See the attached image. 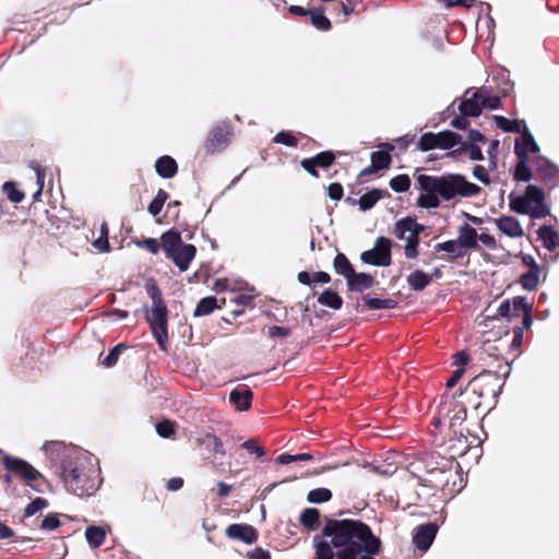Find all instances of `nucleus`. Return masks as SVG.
Listing matches in <instances>:
<instances>
[{
  "label": "nucleus",
  "instance_id": "5fc2aeb1",
  "mask_svg": "<svg viewBox=\"0 0 559 559\" xmlns=\"http://www.w3.org/2000/svg\"><path fill=\"white\" fill-rule=\"evenodd\" d=\"M49 504L46 498L33 499L25 508V516H33L39 510L47 508Z\"/></svg>",
  "mask_w": 559,
  "mask_h": 559
},
{
  "label": "nucleus",
  "instance_id": "c85d7f7f",
  "mask_svg": "<svg viewBox=\"0 0 559 559\" xmlns=\"http://www.w3.org/2000/svg\"><path fill=\"white\" fill-rule=\"evenodd\" d=\"M225 298L221 299L218 302V299L215 296H206L200 299L198 302L195 309H194V317H205L211 314L215 309H222L225 305Z\"/></svg>",
  "mask_w": 559,
  "mask_h": 559
},
{
  "label": "nucleus",
  "instance_id": "6e6d98bb",
  "mask_svg": "<svg viewBox=\"0 0 559 559\" xmlns=\"http://www.w3.org/2000/svg\"><path fill=\"white\" fill-rule=\"evenodd\" d=\"M241 447L246 449L248 453L254 454L257 457H262L265 454V449L259 445L257 439H248L242 442Z\"/></svg>",
  "mask_w": 559,
  "mask_h": 559
},
{
  "label": "nucleus",
  "instance_id": "a878e982",
  "mask_svg": "<svg viewBox=\"0 0 559 559\" xmlns=\"http://www.w3.org/2000/svg\"><path fill=\"white\" fill-rule=\"evenodd\" d=\"M499 230L508 237H523L524 230L521 223L513 216L503 215L495 219Z\"/></svg>",
  "mask_w": 559,
  "mask_h": 559
},
{
  "label": "nucleus",
  "instance_id": "ddd939ff",
  "mask_svg": "<svg viewBox=\"0 0 559 559\" xmlns=\"http://www.w3.org/2000/svg\"><path fill=\"white\" fill-rule=\"evenodd\" d=\"M197 447L202 449L205 460L213 462L216 455L224 456L226 454L224 442L212 433H205L194 439Z\"/></svg>",
  "mask_w": 559,
  "mask_h": 559
},
{
  "label": "nucleus",
  "instance_id": "3c124183",
  "mask_svg": "<svg viewBox=\"0 0 559 559\" xmlns=\"http://www.w3.org/2000/svg\"><path fill=\"white\" fill-rule=\"evenodd\" d=\"M390 187L395 192H406L411 187V178L407 175H399L390 179Z\"/></svg>",
  "mask_w": 559,
  "mask_h": 559
},
{
  "label": "nucleus",
  "instance_id": "5701e85b",
  "mask_svg": "<svg viewBox=\"0 0 559 559\" xmlns=\"http://www.w3.org/2000/svg\"><path fill=\"white\" fill-rule=\"evenodd\" d=\"M457 109L462 115L467 116L468 118H476L480 116L481 105L477 91L472 92V90H467L464 98L461 99V104H459Z\"/></svg>",
  "mask_w": 559,
  "mask_h": 559
},
{
  "label": "nucleus",
  "instance_id": "1a4fd4ad",
  "mask_svg": "<svg viewBox=\"0 0 559 559\" xmlns=\"http://www.w3.org/2000/svg\"><path fill=\"white\" fill-rule=\"evenodd\" d=\"M1 464L5 471L23 479L28 486H33V481L43 478V475L26 461L12 456L0 450Z\"/></svg>",
  "mask_w": 559,
  "mask_h": 559
},
{
  "label": "nucleus",
  "instance_id": "6e6552de",
  "mask_svg": "<svg viewBox=\"0 0 559 559\" xmlns=\"http://www.w3.org/2000/svg\"><path fill=\"white\" fill-rule=\"evenodd\" d=\"M462 143V135L451 130H444L439 133L431 131L420 135L417 147L420 152H430L433 150H451Z\"/></svg>",
  "mask_w": 559,
  "mask_h": 559
},
{
  "label": "nucleus",
  "instance_id": "58836bf2",
  "mask_svg": "<svg viewBox=\"0 0 559 559\" xmlns=\"http://www.w3.org/2000/svg\"><path fill=\"white\" fill-rule=\"evenodd\" d=\"M540 269L528 270L520 275V285L526 290H535L539 284Z\"/></svg>",
  "mask_w": 559,
  "mask_h": 559
},
{
  "label": "nucleus",
  "instance_id": "774afa93",
  "mask_svg": "<svg viewBox=\"0 0 559 559\" xmlns=\"http://www.w3.org/2000/svg\"><path fill=\"white\" fill-rule=\"evenodd\" d=\"M271 555L263 548H255L249 552V559H270Z\"/></svg>",
  "mask_w": 559,
  "mask_h": 559
},
{
  "label": "nucleus",
  "instance_id": "603ef678",
  "mask_svg": "<svg viewBox=\"0 0 559 559\" xmlns=\"http://www.w3.org/2000/svg\"><path fill=\"white\" fill-rule=\"evenodd\" d=\"M126 348H127V346L124 344H122V343L116 345L110 350V353L100 360V364L103 366H105L106 368L114 367L117 364L118 358L121 355V352L124 350Z\"/></svg>",
  "mask_w": 559,
  "mask_h": 559
},
{
  "label": "nucleus",
  "instance_id": "e433bc0d",
  "mask_svg": "<svg viewBox=\"0 0 559 559\" xmlns=\"http://www.w3.org/2000/svg\"><path fill=\"white\" fill-rule=\"evenodd\" d=\"M318 301L322 306L329 307L333 310H338L344 304L342 297L332 289H325L323 293H321L318 297Z\"/></svg>",
  "mask_w": 559,
  "mask_h": 559
},
{
  "label": "nucleus",
  "instance_id": "ea45409f",
  "mask_svg": "<svg viewBox=\"0 0 559 559\" xmlns=\"http://www.w3.org/2000/svg\"><path fill=\"white\" fill-rule=\"evenodd\" d=\"M2 192L5 194L8 200L15 204L21 203L25 198L24 192L19 189L15 181H4L2 185Z\"/></svg>",
  "mask_w": 559,
  "mask_h": 559
},
{
  "label": "nucleus",
  "instance_id": "8fccbe9b",
  "mask_svg": "<svg viewBox=\"0 0 559 559\" xmlns=\"http://www.w3.org/2000/svg\"><path fill=\"white\" fill-rule=\"evenodd\" d=\"M314 542L316 557L313 559H333L335 557V551H333L331 545H328V540L318 542V537H316Z\"/></svg>",
  "mask_w": 559,
  "mask_h": 559
},
{
  "label": "nucleus",
  "instance_id": "20e7f679",
  "mask_svg": "<svg viewBox=\"0 0 559 559\" xmlns=\"http://www.w3.org/2000/svg\"><path fill=\"white\" fill-rule=\"evenodd\" d=\"M59 475L67 490L78 497L94 495L100 484L99 471L80 456H63Z\"/></svg>",
  "mask_w": 559,
  "mask_h": 559
},
{
  "label": "nucleus",
  "instance_id": "bb28decb",
  "mask_svg": "<svg viewBox=\"0 0 559 559\" xmlns=\"http://www.w3.org/2000/svg\"><path fill=\"white\" fill-rule=\"evenodd\" d=\"M155 171L164 179H173L178 173V164L170 155H162L155 160Z\"/></svg>",
  "mask_w": 559,
  "mask_h": 559
},
{
  "label": "nucleus",
  "instance_id": "a211bd4d",
  "mask_svg": "<svg viewBox=\"0 0 559 559\" xmlns=\"http://www.w3.org/2000/svg\"><path fill=\"white\" fill-rule=\"evenodd\" d=\"M514 153L518 157V163L514 169L513 179L516 182H528V180H532L534 177L533 171L528 166L530 154L519 145H514Z\"/></svg>",
  "mask_w": 559,
  "mask_h": 559
},
{
  "label": "nucleus",
  "instance_id": "dca6fc26",
  "mask_svg": "<svg viewBox=\"0 0 559 559\" xmlns=\"http://www.w3.org/2000/svg\"><path fill=\"white\" fill-rule=\"evenodd\" d=\"M439 526L435 523L419 524L415 528L413 543L420 551H427L433 544Z\"/></svg>",
  "mask_w": 559,
  "mask_h": 559
},
{
  "label": "nucleus",
  "instance_id": "393cba45",
  "mask_svg": "<svg viewBox=\"0 0 559 559\" xmlns=\"http://www.w3.org/2000/svg\"><path fill=\"white\" fill-rule=\"evenodd\" d=\"M436 456L435 454H426L423 459V462L425 463V468L428 474H431L432 476H436L433 479H449V476H451V463L445 461L441 465L438 463H435Z\"/></svg>",
  "mask_w": 559,
  "mask_h": 559
},
{
  "label": "nucleus",
  "instance_id": "b1692460",
  "mask_svg": "<svg viewBox=\"0 0 559 559\" xmlns=\"http://www.w3.org/2000/svg\"><path fill=\"white\" fill-rule=\"evenodd\" d=\"M230 403L238 412H247L252 407V391L248 386H238L229 394Z\"/></svg>",
  "mask_w": 559,
  "mask_h": 559
},
{
  "label": "nucleus",
  "instance_id": "864d4df0",
  "mask_svg": "<svg viewBox=\"0 0 559 559\" xmlns=\"http://www.w3.org/2000/svg\"><path fill=\"white\" fill-rule=\"evenodd\" d=\"M419 236H413L408 234L405 245V257L409 260H414L418 257Z\"/></svg>",
  "mask_w": 559,
  "mask_h": 559
},
{
  "label": "nucleus",
  "instance_id": "052dcab7",
  "mask_svg": "<svg viewBox=\"0 0 559 559\" xmlns=\"http://www.w3.org/2000/svg\"><path fill=\"white\" fill-rule=\"evenodd\" d=\"M530 328H524V325H514L513 326V340L511 346L513 348H519L523 344L524 331Z\"/></svg>",
  "mask_w": 559,
  "mask_h": 559
},
{
  "label": "nucleus",
  "instance_id": "13d9d810",
  "mask_svg": "<svg viewBox=\"0 0 559 559\" xmlns=\"http://www.w3.org/2000/svg\"><path fill=\"white\" fill-rule=\"evenodd\" d=\"M328 195L333 201H340L344 197V187L340 182H331L326 188Z\"/></svg>",
  "mask_w": 559,
  "mask_h": 559
},
{
  "label": "nucleus",
  "instance_id": "2eb2a0df",
  "mask_svg": "<svg viewBox=\"0 0 559 559\" xmlns=\"http://www.w3.org/2000/svg\"><path fill=\"white\" fill-rule=\"evenodd\" d=\"M535 179L554 189L559 185V168L555 164L538 157L535 165Z\"/></svg>",
  "mask_w": 559,
  "mask_h": 559
},
{
  "label": "nucleus",
  "instance_id": "f257e3e1",
  "mask_svg": "<svg viewBox=\"0 0 559 559\" xmlns=\"http://www.w3.org/2000/svg\"><path fill=\"white\" fill-rule=\"evenodd\" d=\"M475 365L480 371L457 395L443 394L438 414L432 420L435 430L448 424L450 440L457 442L459 453H465L469 447L468 430L464 427L467 408L485 407L492 409L511 371L507 359L501 356L497 345L485 342L474 353Z\"/></svg>",
  "mask_w": 559,
  "mask_h": 559
},
{
  "label": "nucleus",
  "instance_id": "f8f14e48",
  "mask_svg": "<svg viewBox=\"0 0 559 559\" xmlns=\"http://www.w3.org/2000/svg\"><path fill=\"white\" fill-rule=\"evenodd\" d=\"M335 162V154L333 151H322L312 157L301 159L300 166L313 178H320L318 168L326 169Z\"/></svg>",
  "mask_w": 559,
  "mask_h": 559
},
{
  "label": "nucleus",
  "instance_id": "c03bdc74",
  "mask_svg": "<svg viewBox=\"0 0 559 559\" xmlns=\"http://www.w3.org/2000/svg\"><path fill=\"white\" fill-rule=\"evenodd\" d=\"M463 152H467L469 155V158L473 160H483L484 159V155H483V152L480 151V148L476 144L466 143V142H461V147L455 151L450 152V155L455 156Z\"/></svg>",
  "mask_w": 559,
  "mask_h": 559
},
{
  "label": "nucleus",
  "instance_id": "c9c22d12",
  "mask_svg": "<svg viewBox=\"0 0 559 559\" xmlns=\"http://www.w3.org/2000/svg\"><path fill=\"white\" fill-rule=\"evenodd\" d=\"M362 300L365 306L371 310H380V309H394L397 305V301L392 298H378L371 296H364Z\"/></svg>",
  "mask_w": 559,
  "mask_h": 559
},
{
  "label": "nucleus",
  "instance_id": "f3484780",
  "mask_svg": "<svg viewBox=\"0 0 559 559\" xmlns=\"http://www.w3.org/2000/svg\"><path fill=\"white\" fill-rule=\"evenodd\" d=\"M225 532L230 539L240 540L247 545L254 544L259 538L258 530L250 524H229Z\"/></svg>",
  "mask_w": 559,
  "mask_h": 559
},
{
  "label": "nucleus",
  "instance_id": "4468645a",
  "mask_svg": "<svg viewBox=\"0 0 559 559\" xmlns=\"http://www.w3.org/2000/svg\"><path fill=\"white\" fill-rule=\"evenodd\" d=\"M511 319H519L520 326L531 328L533 324V304L525 296H514L510 301Z\"/></svg>",
  "mask_w": 559,
  "mask_h": 559
},
{
  "label": "nucleus",
  "instance_id": "79ce46f5",
  "mask_svg": "<svg viewBox=\"0 0 559 559\" xmlns=\"http://www.w3.org/2000/svg\"><path fill=\"white\" fill-rule=\"evenodd\" d=\"M391 155L386 151H373L371 152V168H376L379 171L388 169L391 165Z\"/></svg>",
  "mask_w": 559,
  "mask_h": 559
},
{
  "label": "nucleus",
  "instance_id": "423d86ee",
  "mask_svg": "<svg viewBox=\"0 0 559 559\" xmlns=\"http://www.w3.org/2000/svg\"><path fill=\"white\" fill-rule=\"evenodd\" d=\"M162 249H164L166 257L178 266L180 271H186L190 262L197 255V248L192 243H183L180 233L170 229L162 236Z\"/></svg>",
  "mask_w": 559,
  "mask_h": 559
},
{
  "label": "nucleus",
  "instance_id": "680f3d73",
  "mask_svg": "<svg viewBox=\"0 0 559 559\" xmlns=\"http://www.w3.org/2000/svg\"><path fill=\"white\" fill-rule=\"evenodd\" d=\"M290 333V329L283 325H271L267 331L270 337H287Z\"/></svg>",
  "mask_w": 559,
  "mask_h": 559
},
{
  "label": "nucleus",
  "instance_id": "2f4dec72",
  "mask_svg": "<svg viewBox=\"0 0 559 559\" xmlns=\"http://www.w3.org/2000/svg\"><path fill=\"white\" fill-rule=\"evenodd\" d=\"M320 516L317 508H306L299 516V523L307 530L316 531L320 527Z\"/></svg>",
  "mask_w": 559,
  "mask_h": 559
},
{
  "label": "nucleus",
  "instance_id": "cd10ccee",
  "mask_svg": "<svg viewBox=\"0 0 559 559\" xmlns=\"http://www.w3.org/2000/svg\"><path fill=\"white\" fill-rule=\"evenodd\" d=\"M346 281L349 290L356 293H362L374 284V277L372 275L364 272L357 273L356 271H354V274L349 275Z\"/></svg>",
  "mask_w": 559,
  "mask_h": 559
},
{
  "label": "nucleus",
  "instance_id": "69168bd1",
  "mask_svg": "<svg viewBox=\"0 0 559 559\" xmlns=\"http://www.w3.org/2000/svg\"><path fill=\"white\" fill-rule=\"evenodd\" d=\"M473 176L484 185H488L490 182V179L481 165H476L473 168Z\"/></svg>",
  "mask_w": 559,
  "mask_h": 559
},
{
  "label": "nucleus",
  "instance_id": "0eeeda50",
  "mask_svg": "<svg viewBox=\"0 0 559 559\" xmlns=\"http://www.w3.org/2000/svg\"><path fill=\"white\" fill-rule=\"evenodd\" d=\"M510 209L515 213L530 214L533 218H542L549 214L545 204V193L536 185H528L525 194L510 200Z\"/></svg>",
  "mask_w": 559,
  "mask_h": 559
},
{
  "label": "nucleus",
  "instance_id": "4d7b16f0",
  "mask_svg": "<svg viewBox=\"0 0 559 559\" xmlns=\"http://www.w3.org/2000/svg\"><path fill=\"white\" fill-rule=\"evenodd\" d=\"M136 246L147 250L148 252L156 254L159 248L163 247V243L159 245L156 238H144L142 240L135 241Z\"/></svg>",
  "mask_w": 559,
  "mask_h": 559
},
{
  "label": "nucleus",
  "instance_id": "0e129e2a",
  "mask_svg": "<svg viewBox=\"0 0 559 559\" xmlns=\"http://www.w3.org/2000/svg\"><path fill=\"white\" fill-rule=\"evenodd\" d=\"M234 301L238 306L242 307H252V304L254 302V296L253 295H246V294H238L234 297Z\"/></svg>",
  "mask_w": 559,
  "mask_h": 559
},
{
  "label": "nucleus",
  "instance_id": "f704fd0d",
  "mask_svg": "<svg viewBox=\"0 0 559 559\" xmlns=\"http://www.w3.org/2000/svg\"><path fill=\"white\" fill-rule=\"evenodd\" d=\"M308 15H310V23H312L317 29L322 32H328L331 29V22L325 16L323 7L311 9L310 14Z\"/></svg>",
  "mask_w": 559,
  "mask_h": 559
},
{
  "label": "nucleus",
  "instance_id": "c756f323",
  "mask_svg": "<svg viewBox=\"0 0 559 559\" xmlns=\"http://www.w3.org/2000/svg\"><path fill=\"white\" fill-rule=\"evenodd\" d=\"M537 235L548 251L556 252L559 249V234L554 227L544 225L539 227Z\"/></svg>",
  "mask_w": 559,
  "mask_h": 559
},
{
  "label": "nucleus",
  "instance_id": "6ab92c4d",
  "mask_svg": "<svg viewBox=\"0 0 559 559\" xmlns=\"http://www.w3.org/2000/svg\"><path fill=\"white\" fill-rule=\"evenodd\" d=\"M436 252H445V255L440 257L441 260L445 262L453 263L459 259L465 257V249L462 247L456 239H449L443 242H439L435 246Z\"/></svg>",
  "mask_w": 559,
  "mask_h": 559
},
{
  "label": "nucleus",
  "instance_id": "e2e57ef3",
  "mask_svg": "<svg viewBox=\"0 0 559 559\" xmlns=\"http://www.w3.org/2000/svg\"><path fill=\"white\" fill-rule=\"evenodd\" d=\"M479 242L489 250H495L498 247L495 236L487 235V234L478 235V243Z\"/></svg>",
  "mask_w": 559,
  "mask_h": 559
},
{
  "label": "nucleus",
  "instance_id": "338daca9",
  "mask_svg": "<svg viewBox=\"0 0 559 559\" xmlns=\"http://www.w3.org/2000/svg\"><path fill=\"white\" fill-rule=\"evenodd\" d=\"M450 124L456 129H461V130H464L466 129L468 126H469V120H468V117L467 116H464V115H459V116H455Z\"/></svg>",
  "mask_w": 559,
  "mask_h": 559
},
{
  "label": "nucleus",
  "instance_id": "7ed1b4c3",
  "mask_svg": "<svg viewBox=\"0 0 559 559\" xmlns=\"http://www.w3.org/2000/svg\"><path fill=\"white\" fill-rule=\"evenodd\" d=\"M416 182L421 191L417 199L420 209H438L442 201L455 198H472L480 193L481 188L459 174L442 176L418 175Z\"/></svg>",
  "mask_w": 559,
  "mask_h": 559
},
{
  "label": "nucleus",
  "instance_id": "f03ea898",
  "mask_svg": "<svg viewBox=\"0 0 559 559\" xmlns=\"http://www.w3.org/2000/svg\"><path fill=\"white\" fill-rule=\"evenodd\" d=\"M322 535L337 559H374L381 551V539L372 528L358 520H328Z\"/></svg>",
  "mask_w": 559,
  "mask_h": 559
},
{
  "label": "nucleus",
  "instance_id": "4be33fe9",
  "mask_svg": "<svg viewBox=\"0 0 559 559\" xmlns=\"http://www.w3.org/2000/svg\"><path fill=\"white\" fill-rule=\"evenodd\" d=\"M447 485H448V478H445V479H433V478L423 479V481L418 485V490L415 491L416 498H417L415 503H418L419 501L428 499L430 497H435L436 492L439 490H443Z\"/></svg>",
  "mask_w": 559,
  "mask_h": 559
},
{
  "label": "nucleus",
  "instance_id": "9b49d317",
  "mask_svg": "<svg viewBox=\"0 0 559 559\" xmlns=\"http://www.w3.org/2000/svg\"><path fill=\"white\" fill-rule=\"evenodd\" d=\"M233 135L231 127L227 122L215 124L206 136L204 148L206 153L214 154L226 150Z\"/></svg>",
  "mask_w": 559,
  "mask_h": 559
},
{
  "label": "nucleus",
  "instance_id": "37998d69",
  "mask_svg": "<svg viewBox=\"0 0 559 559\" xmlns=\"http://www.w3.org/2000/svg\"><path fill=\"white\" fill-rule=\"evenodd\" d=\"M177 424L170 419H164L155 425V430L158 437L164 439H171L176 436Z\"/></svg>",
  "mask_w": 559,
  "mask_h": 559
},
{
  "label": "nucleus",
  "instance_id": "72a5a7b5",
  "mask_svg": "<svg viewBox=\"0 0 559 559\" xmlns=\"http://www.w3.org/2000/svg\"><path fill=\"white\" fill-rule=\"evenodd\" d=\"M85 537L91 548L97 549L105 543L106 531L100 526H87Z\"/></svg>",
  "mask_w": 559,
  "mask_h": 559
},
{
  "label": "nucleus",
  "instance_id": "9d476101",
  "mask_svg": "<svg viewBox=\"0 0 559 559\" xmlns=\"http://www.w3.org/2000/svg\"><path fill=\"white\" fill-rule=\"evenodd\" d=\"M391 239L385 236H379L376 240V246L372 249L361 252L360 260L368 265H381L388 267L391 265Z\"/></svg>",
  "mask_w": 559,
  "mask_h": 559
},
{
  "label": "nucleus",
  "instance_id": "a18cd8bd",
  "mask_svg": "<svg viewBox=\"0 0 559 559\" xmlns=\"http://www.w3.org/2000/svg\"><path fill=\"white\" fill-rule=\"evenodd\" d=\"M514 145H519L520 147L525 150V152L527 154L530 152H533V153L539 152V146L535 142L534 136L532 135V133L530 132V130L527 128H525V130L523 132L522 141L516 140Z\"/></svg>",
  "mask_w": 559,
  "mask_h": 559
},
{
  "label": "nucleus",
  "instance_id": "09e8293b",
  "mask_svg": "<svg viewBox=\"0 0 559 559\" xmlns=\"http://www.w3.org/2000/svg\"><path fill=\"white\" fill-rule=\"evenodd\" d=\"M332 499V492L328 488H317L307 493V500L312 503H323Z\"/></svg>",
  "mask_w": 559,
  "mask_h": 559
},
{
  "label": "nucleus",
  "instance_id": "49530a36",
  "mask_svg": "<svg viewBox=\"0 0 559 559\" xmlns=\"http://www.w3.org/2000/svg\"><path fill=\"white\" fill-rule=\"evenodd\" d=\"M495 122L497 127L503 130L504 132H521V122L518 120H509L502 116H495Z\"/></svg>",
  "mask_w": 559,
  "mask_h": 559
},
{
  "label": "nucleus",
  "instance_id": "412c9836",
  "mask_svg": "<svg viewBox=\"0 0 559 559\" xmlns=\"http://www.w3.org/2000/svg\"><path fill=\"white\" fill-rule=\"evenodd\" d=\"M424 230L425 226L417 223L415 217L407 216L395 222L393 236L397 239H404V233H408L413 236L419 237Z\"/></svg>",
  "mask_w": 559,
  "mask_h": 559
},
{
  "label": "nucleus",
  "instance_id": "a19ab883",
  "mask_svg": "<svg viewBox=\"0 0 559 559\" xmlns=\"http://www.w3.org/2000/svg\"><path fill=\"white\" fill-rule=\"evenodd\" d=\"M481 109H498L501 107V99L498 95L489 94L486 88L477 90Z\"/></svg>",
  "mask_w": 559,
  "mask_h": 559
},
{
  "label": "nucleus",
  "instance_id": "de8ad7c7",
  "mask_svg": "<svg viewBox=\"0 0 559 559\" xmlns=\"http://www.w3.org/2000/svg\"><path fill=\"white\" fill-rule=\"evenodd\" d=\"M273 142L288 147H297L298 145V139L288 130L277 132L273 138Z\"/></svg>",
  "mask_w": 559,
  "mask_h": 559
},
{
  "label": "nucleus",
  "instance_id": "7c9ffc66",
  "mask_svg": "<svg viewBox=\"0 0 559 559\" xmlns=\"http://www.w3.org/2000/svg\"><path fill=\"white\" fill-rule=\"evenodd\" d=\"M389 195L388 191L374 188L364 193L357 201L360 211H369L384 197Z\"/></svg>",
  "mask_w": 559,
  "mask_h": 559
},
{
  "label": "nucleus",
  "instance_id": "bf43d9fd",
  "mask_svg": "<svg viewBox=\"0 0 559 559\" xmlns=\"http://www.w3.org/2000/svg\"><path fill=\"white\" fill-rule=\"evenodd\" d=\"M60 525V521L57 513H50L48 514L44 521H41V525L39 526L41 530L45 531H52L57 528Z\"/></svg>",
  "mask_w": 559,
  "mask_h": 559
},
{
  "label": "nucleus",
  "instance_id": "39448f33",
  "mask_svg": "<svg viewBox=\"0 0 559 559\" xmlns=\"http://www.w3.org/2000/svg\"><path fill=\"white\" fill-rule=\"evenodd\" d=\"M146 293L152 299L150 309H145V320L148 323L152 334L162 350H167L168 346V308L163 293L154 283H147Z\"/></svg>",
  "mask_w": 559,
  "mask_h": 559
},
{
  "label": "nucleus",
  "instance_id": "4c0bfd02",
  "mask_svg": "<svg viewBox=\"0 0 559 559\" xmlns=\"http://www.w3.org/2000/svg\"><path fill=\"white\" fill-rule=\"evenodd\" d=\"M333 267L336 273L341 274L345 278H347L349 275L354 274V266L349 262L348 258L344 254L338 252L334 260H333Z\"/></svg>",
  "mask_w": 559,
  "mask_h": 559
},
{
  "label": "nucleus",
  "instance_id": "473e14b6",
  "mask_svg": "<svg viewBox=\"0 0 559 559\" xmlns=\"http://www.w3.org/2000/svg\"><path fill=\"white\" fill-rule=\"evenodd\" d=\"M430 283L431 276L423 270H415L407 276V284L415 292H423Z\"/></svg>",
  "mask_w": 559,
  "mask_h": 559
},
{
  "label": "nucleus",
  "instance_id": "aec40b11",
  "mask_svg": "<svg viewBox=\"0 0 559 559\" xmlns=\"http://www.w3.org/2000/svg\"><path fill=\"white\" fill-rule=\"evenodd\" d=\"M456 240L465 250L479 251L481 249L478 243L477 230L468 223L459 226Z\"/></svg>",
  "mask_w": 559,
  "mask_h": 559
}]
</instances>
